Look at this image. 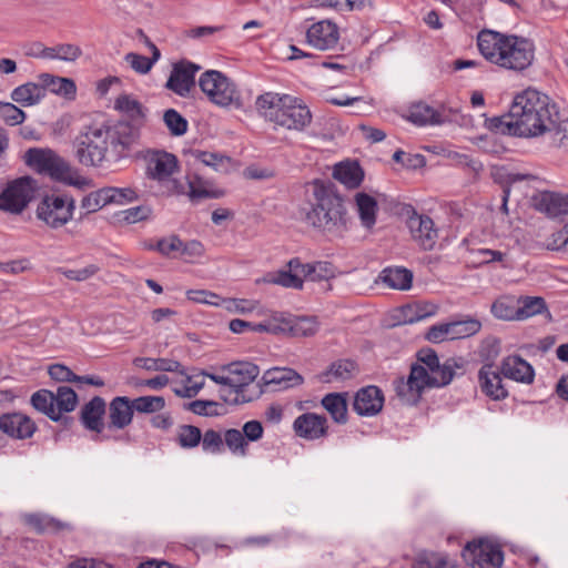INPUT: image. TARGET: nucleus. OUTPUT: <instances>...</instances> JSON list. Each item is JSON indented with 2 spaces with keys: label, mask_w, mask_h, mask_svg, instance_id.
Instances as JSON below:
<instances>
[{
  "label": "nucleus",
  "mask_w": 568,
  "mask_h": 568,
  "mask_svg": "<svg viewBox=\"0 0 568 568\" xmlns=\"http://www.w3.org/2000/svg\"><path fill=\"white\" fill-rule=\"evenodd\" d=\"M136 144V130L126 123L92 121L83 124L73 140L77 160L100 168L125 158Z\"/></svg>",
  "instance_id": "1"
},
{
  "label": "nucleus",
  "mask_w": 568,
  "mask_h": 568,
  "mask_svg": "<svg viewBox=\"0 0 568 568\" xmlns=\"http://www.w3.org/2000/svg\"><path fill=\"white\" fill-rule=\"evenodd\" d=\"M557 122V104L547 94L528 88L514 98L504 124L514 135L534 138L551 132Z\"/></svg>",
  "instance_id": "2"
},
{
  "label": "nucleus",
  "mask_w": 568,
  "mask_h": 568,
  "mask_svg": "<svg viewBox=\"0 0 568 568\" xmlns=\"http://www.w3.org/2000/svg\"><path fill=\"white\" fill-rule=\"evenodd\" d=\"M454 368L448 362L439 364L437 354L430 349L418 353V363L414 364L407 378L394 381V389L399 400L405 405L418 403L424 389L442 387L452 382Z\"/></svg>",
  "instance_id": "3"
},
{
  "label": "nucleus",
  "mask_w": 568,
  "mask_h": 568,
  "mask_svg": "<svg viewBox=\"0 0 568 568\" xmlns=\"http://www.w3.org/2000/svg\"><path fill=\"white\" fill-rule=\"evenodd\" d=\"M477 45L487 61L507 70L523 71L534 61V44L521 37L483 30Z\"/></svg>",
  "instance_id": "4"
},
{
  "label": "nucleus",
  "mask_w": 568,
  "mask_h": 568,
  "mask_svg": "<svg viewBox=\"0 0 568 568\" xmlns=\"http://www.w3.org/2000/svg\"><path fill=\"white\" fill-rule=\"evenodd\" d=\"M304 221L318 230L333 232L346 226L343 199L323 181L311 183L307 203L302 207Z\"/></svg>",
  "instance_id": "5"
},
{
  "label": "nucleus",
  "mask_w": 568,
  "mask_h": 568,
  "mask_svg": "<svg viewBox=\"0 0 568 568\" xmlns=\"http://www.w3.org/2000/svg\"><path fill=\"white\" fill-rule=\"evenodd\" d=\"M255 109L265 121L291 131H303L312 122V113L303 100L286 93L260 94Z\"/></svg>",
  "instance_id": "6"
},
{
  "label": "nucleus",
  "mask_w": 568,
  "mask_h": 568,
  "mask_svg": "<svg viewBox=\"0 0 568 568\" xmlns=\"http://www.w3.org/2000/svg\"><path fill=\"white\" fill-rule=\"evenodd\" d=\"M199 87L207 100L216 106L240 108L242 104L237 85L221 71L203 72L199 78Z\"/></svg>",
  "instance_id": "7"
},
{
  "label": "nucleus",
  "mask_w": 568,
  "mask_h": 568,
  "mask_svg": "<svg viewBox=\"0 0 568 568\" xmlns=\"http://www.w3.org/2000/svg\"><path fill=\"white\" fill-rule=\"evenodd\" d=\"M179 171L176 156L166 151H152L146 156V176L164 186L169 193H183L174 174Z\"/></svg>",
  "instance_id": "8"
},
{
  "label": "nucleus",
  "mask_w": 568,
  "mask_h": 568,
  "mask_svg": "<svg viewBox=\"0 0 568 568\" xmlns=\"http://www.w3.org/2000/svg\"><path fill=\"white\" fill-rule=\"evenodd\" d=\"M539 209L550 216H561L562 227L549 234L545 245L550 251L568 252V196L545 193L540 196Z\"/></svg>",
  "instance_id": "9"
},
{
  "label": "nucleus",
  "mask_w": 568,
  "mask_h": 568,
  "mask_svg": "<svg viewBox=\"0 0 568 568\" xmlns=\"http://www.w3.org/2000/svg\"><path fill=\"white\" fill-rule=\"evenodd\" d=\"M38 185L30 176L14 179L0 192V210L11 214L22 213L34 199Z\"/></svg>",
  "instance_id": "10"
},
{
  "label": "nucleus",
  "mask_w": 568,
  "mask_h": 568,
  "mask_svg": "<svg viewBox=\"0 0 568 568\" xmlns=\"http://www.w3.org/2000/svg\"><path fill=\"white\" fill-rule=\"evenodd\" d=\"M75 202L67 195H47L37 206V219L51 229H59L72 220Z\"/></svg>",
  "instance_id": "11"
},
{
  "label": "nucleus",
  "mask_w": 568,
  "mask_h": 568,
  "mask_svg": "<svg viewBox=\"0 0 568 568\" xmlns=\"http://www.w3.org/2000/svg\"><path fill=\"white\" fill-rule=\"evenodd\" d=\"M23 161L34 172L58 181L68 173V161L49 148H30L23 154Z\"/></svg>",
  "instance_id": "12"
},
{
  "label": "nucleus",
  "mask_w": 568,
  "mask_h": 568,
  "mask_svg": "<svg viewBox=\"0 0 568 568\" xmlns=\"http://www.w3.org/2000/svg\"><path fill=\"white\" fill-rule=\"evenodd\" d=\"M462 555L471 568H500L504 562L500 546L487 538L467 542Z\"/></svg>",
  "instance_id": "13"
},
{
  "label": "nucleus",
  "mask_w": 568,
  "mask_h": 568,
  "mask_svg": "<svg viewBox=\"0 0 568 568\" xmlns=\"http://www.w3.org/2000/svg\"><path fill=\"white\" fill-rule=\"evenodd\" d=\"M225 372L229 373L230 395H233V397L225 398V400L234 405L251 402L252 397L244 394V388L258 376V367L248 362H237L230 364Z\"/></svg>",
  "instance_id": "14"
},
{
  "label": "nucleus",
  "mask_w": 568,
  "mask_h": 568,
  "mask_svg": "<svg viewBox=\"0 0 568 568\" xmlns=\"http://www.w3.org/2000/svg\"><path fill=\"white\" fill-rule=\"evenodd\" d=\"M407 226L414 241L425 251L433 250L437 241V230L433 220L418 214L412 206L406 209Z\"/></svg>",
  "instance_id": "15"
},
{
  "label": "nucleus",
  "mask_w": 568,
  "mask_h": 568,
  "mask_svg": "<svg viewBox=\"0 0 568 568\" xmlns=\"http://www.w3.org/2000/svg\"><path fill=\"white\" fill-rule=\"evenodd\" d=\"M324 266L325 263L322 262L303 264L300 260L294 258L288 263L290 270L278 272L271 282L284 287L302 288L303 276L315 280L313 274L316 270H323Z\"/></svg>",
  "instance_id": "16"
},
{
  "label": "nucleus",
  "mask_w": 568,
  "mask_h": 568,
  "mask_svg": "<svg viewBox=\"0 0 568 568\" xmlns=\"http://www.w3.org/2000/svg\"><path fill=\"white\" fill-rule=\"evenodd\" d=\"M339 40V29L331 20L312 23L306 30V41L314 49L326 51L334 49Z\"/></svg>",
  "instance_id": "17"
},
{
  "label": "nucleus",
  "mask_w": 568,
  "mask_h": 568,
  "mask_svg": "<svg viewBox=\"0 0 568 568\" xmlns=\"http://www.w3.org/2000/svg\"><path fill=\"white\" fill-rule=\"evenodd\" d=\"M327 419L315 413H304L293 422L296 436L306 440H317L327 435Z\"/></svg>",
  "instance_id": "18"
},
{
  "label": "nucleus",
  "mask_w": 568,
  "mask_h": 568,
  "mask_svg": "<svg viewBox=\"0 0 568 568\" xmlns=\"http://www.w3.org/2000/svg\"><path fill=\"white\" fill-rule=\"evenodd\" d=\"M200 65L192 62L175 64L166 82V88L180 97H186L195 84V74Z\"/></svg>",
  "instance_id": "19"
},
{
  "label": "nucleus",
  "mask_w": 568,
  "mask_h": 568,
  "mask_svg": "<svg viewBox=\"0 0 568 568\" xmlns=\"http://www.w3.org/2000/svg\"><path fill=\"white\" fill-rule=\"evenodd\" d=\"M114 109L126 118L115 123H126L134 128L136 130L138 142L140 139V130L145 120V111L142 104L130 94H121L114 101Z\"/></svg>",
  "instance_id": "20"
},
{
  "label": "nucleus",
  "mask_w": 568,
  "mask_h": 568,
  "mask_svg": "<svg viewBox=\"0 0 568 568\" xmlns=\"http://www.w3.org/2000/svg\"><path fill=\"white\" fill-rule=\"evenodd\" d=\"M383 405V392L376 386H366L356 393L353 408L361 416H375L382 410Z\"/></svg>",
  "instance_id": "21"
},
{
  "label": "nucleus",
  "mask_w": 568,
  "mask_h": 568,
  "mask_svg": "<svg viewBox=\"0 0 568 568\" xmlns=\"http://www.w3.org/2000/svg\"><path fill=\"white\" fill-rule=\"evenodd\" d=\"M0 430L12 438H30L36 432V424L21 413L4 414L0 417Z\"/></svg>",
  "instance_id": "22"
},
{
  "label": "nucleus",
  "mask_w": 568,
  "mask_h": 568,
  "mask_svg": "<svg viewBox=\"0 0 568 568\" xmlns=\"http://www.w3.org/2000/svg\"><path fill=\"white\" fill-rule=\"evenodd\" d=\"M478 385L480 390L494 400H500L508 396V392L503 384L500 374L494 369L493 365H484L478 372Z\"/></svg>",
  "instance_id": "23"
},
{
  "label": "nucleus",
  "mask_w": 568,
  "mask_h": 568,
  "mask_svg": "<svg viewBox=\"0 0 568 568\" xmlns=\"http://www.w3.org/2000/svg\"><path fill=\"white\" fill-rule=\"evenodd\" d=\"M500 372L506 378L523 384H530L535 378L532 366L517 355L505 357L500 364Z\"/></svg>",
  "instance_id": "24"
},
{
  "label": "nucleus",
  "mask_w": 568,
  "mask_h": 568,
  "mask_svg": "<svg viewBox=\"0 0 568 568\" xmlns=\"http://www.w3.org/2000/svg\"><path fill=\"white\" fill-rule=\"evenodd\" d=\"M263 383L272 390H284L298 386L303 383V377L292 368L274 367L263 374Z\"/></svg>",
  "instance_id": "25"
},
{
  "label": "nucleus",
  "mask_w": 568,
  "mask_h": 568,
  "mask_svg": "<svg viewBox=\"0 0 568 568\" xmlns=\"http://www.w3.org/2000/svg\"><path fill=\"white\" fill-rule=\"evenodd\" d=\"M38 80L43 82L44 94L47 91L62 97L67 100H74L77 95V85L72 79L53 75L50 73H41Z\"/></svg>",
  "instance_id": "26"
},
{
  "label": "nucleus",
  "mask_w": 568,
  "mask_h": 568,
  "mask_svg": "<svg viewBox=\"0 0 568 568\" xmlns=\"http://www.w3.org/2000/svg\"><path fill=\"white\" fill-rule=\"evenodd\" d=\"M45 98L43 82H26L14 88L11 92V99L22 106H33L39 104Z\"/></svg>",
  "instance_id": "27"
},
{
  "label": "nucleus",
  "mask_w": 568,
  "mask_h": 568,
  "mask_svg": "<svg viewBox=\"0 0 568 568\" xmlns=\"http://www.w3.org/2000/svg\"><path fill=\"white\" fill-rule=\"evenodd\" d=\"M333 178L347 189H356L364 180V171L357 162H339L334 166Z\"/></svg>",
  "instance_id": "28"
},
{
  "label": "nucleus",
  "mask_w": 568,
  "mask_h": 568,
  "mask_svg": "<svg viewBox=\"0 0 568 568\" xmlns=\"http://www.w3.org/2000/svg\"><path fill=\"white\" fill-rule=\"evenodd\" d=\"M378 281L388 288L407 291L412 287L413 273L405 267H386L379 273Z\"/></svg>",
  "instance_id": "29"
},
{
  "label": "nucleus",
  "mask_w": 568,
  "mask_h": 568,
  "mask_svg": "<svg viewBox=\"0 0 568 568\" xmlns=\"http://www.w3.org/2000/svg\"><path fill=\"white\" fill-rule=\"evenodd\" d=\"M133 412L132 400L128 397H115L109 408L111 425L119 429L126 427L132 422Z\"/></svg>",
  "instance_id": "30"
},
{
  "label": "nucleus",
  "mask_w": 568,
  "mask_h": 568,
  "mask_svg": "<svg viewBox=\"0 0 568 568\" xmlns=\"http://www.w3.org/2000/svg\"><path fill=\"white\" fill-rule=\"evenodd\" d=\"M105 412V403L101 397L92 398L84 405L81 412L83 425L94 432H101L103 427V415Z\"/></svg>",
  "instance_id": "31"
},
{
  "label": "nucleus",
  "mask_w": 568,
  "mask_h": 568,
  "mask_svg": "<svg viewBox=\"0 0 568 568\" xmlns=\"http://www.w3.org/2000/svg\"><path fill=\"white\" fill-rule=\"evenodd\" d=\"M206 373L197 372L191 375H184L181 381L175 383L173 392L179 397L192 398L199 394V392L205 385Z\"/></svg>",
  "instance_id": "32"
},
{
  "label": "nucleus",
  "mask_w": 568,
  "mask_h": 568,
  "mask_svg": "<svg viewBox=\"0 0 568 568\" xmlns=\"http://www.w3.org/2000/svg\"><path fill=\"white\" fill-rule=\"evenodd\" d=\"M356 211L363 226L371 229L376 223V213L378 210L376 200L359 192L355 195Z\"/></svg>",
  "instance_id": "33"
},
{
  "label": "nucleus",
  "mask_w": 568,
  "mask_h": 568,
  "mask_svg": "<svg viewBox=\"0 0 568 568\" xmlns=\"http://www.w3.org/2000/svg\"><path fill=\"white\" fill-rule=\"evenodd\" d=\"M520 300L511 295L498 297L490 307L491 314L501 321H518V304Z\"/></svg>",
  "instance_id": "34"
},
{
  "label": "nucleus",
  "mask_w": 568,
  "mask_h": 568,
  "mask_svg": "<svg viewBox=\"0 0 568 568\" xmlns=\"http://www.w3.org/2000/svg\"><path fill=\"white\" fill-rule=\"evenodd\" d=\"M321 403L335 423L345 424L347 422V402L343 394H327Z\"/></svg>",
  "instance_id": "35"
},
{
  "label": "nucleus",
  "mask_w": 568,
  "mask_h": 568,
  "mask_svg": "<svg viewBox=\"0 0 568 568\" xmlns=\"http://www.w3.org/2000/svg\"><path fill=\"white\" fill-rule=\"evenodd\" d=\"M356 372L357 366L353 361H337L333 363L325 373L322 374V381L325 383L343 382L352 378Z\"/></svg>",
  "instance_id": "36"
},
{
  "label": "nucleus",
  "mask_w": 568,
  "mask_h": 568,
  "mask_svg": "<svg viewBox=\"0 0 568 568\" xmlns=\"http://www.w3.org/2000/svg\"><path fill=\"white\" fill-rule=\"evenodd\" d=\"M436 110L426 103L418 102L413 104L408 111L406 119L415 125L425 126L439 121Z\"/></svg>",
  "instance_id": "37"
},
{
  "label": "nucleus",
  "mask_w": 568,
  "mask_h": 568,
  "mask_svg": "<svg viewBox=\"0 0 568 568\" xmlns=\"http://www.w3.org/2000/svg\"><path fill=\"white\" fill-rule=\"evenodd\" d=\"M149 47L152 51V58L133 52H130L124 57L125 62L138 73H148L161 57L159 49L153 43H149Z\"/></svg>",
  "instance_id": "38"
},
{
  "label": "nucleus",
  "mask_w": 568,
  "mask_h": 568,
  "mask_svg": "<svg viewBox=\"0 0 568 568\" xmlns=\"http://www.w3.org/2000/svg\"><path fill=\"white\" fill-rule=\"evenodd\" d=\"M31 404L37 410L45 414L52 420H59V410H55L53 392L48 389L36 392L31 397Z\"/></svg>",
  "instance_id": "39"
},
{
  "label": "nucleus",
  "mask_w": 568,
  "mask_h": 568,
  "mask_svg": "<svg viewBox=\"0 0 568 568\" xmlns=\"http://www.w3.org/2000/svg\"><path fill=\"white\" fill-rule=\"evenodd\" d=\"M402 311L405 323H416L435 315L437 306L432 303H415L403 307Z\"/></svg>",
  "instance_id": "40"
},
{
  "label": "nucleus",
  "mask_w": 568,
  "mask_h": 568,
  "mask_svg": "<svg viewBox=\"0 0 568 568\" xmlns=\"http://www.w3.org/2000/svg\"><path fill=\"white\" fill-rule=\"evenodd\" d=\"M413 568H456L455 565L442 552H422L413 564Z\"/></svg>",
  "instance_id": "41"
},
{
  "label": "nucleus",
  "mask_w": 568,
  "mask_h": 568,
  "mask_svg": "<svg viewBox=\"0 0 568 568\" xmlns=\"http://www.w3.org/2000/svg\"><path fill=\"white\" fill-rule=\"evenodd\" d=\"M78 404L75 392L68 386H59L54 393L55 410H59V419L63 413L72 412Z\"/></svg>",
  "instance_id": "42"
},
{
  "label": "nucleus",
  "mask_w": 568,
  "mask_h": 568,
  "mask_svg": "<svg viewBox=\"0 0 568 568\" xmlns=\"http://www.w3.org/2000/svg\"><path fill=\"white\" fill-rule=\"evenodd\" d=\"M223 439L224 445L233 455L240 457H245L247 455L248 443L241 430L235 428L227 429L223 434Z\"/></svg>",
  "instance_id": "43"
},
{
  "label": "nucleus",
  "mask_w": 568,
  "mask_h": 568,
  "mask_svg": "<svg viewBox=\"0 0 568 568\" xmlns=\"http://www.w3.org/2000/svg\"><path fill=\"white\" fill-rule=\"evenodd\" d=\"M108 204L124 205L138 200L139 194L132 186L115 187L105 186Z\"/></svg>",
  "instance_id": "44"
},
{
  "label": "nucleus",
  "mask_w": 568,
  "mask_h": 568,
  "mask_svg": "<svg viewBox=\"0 0 568 568\" xmlns=\"http://www.w3.org/2000/svg\"><path fill=\"white\" fill-rule=\"evenodd\" d=\"M318 329V323L315 317H297L292 315L291 328L288 334L295 337H306L314 335Z\"/></svg>",
  "instance_id": "45"
},
{
  "label": "nucleus",
  "mask_w": 568,
  "mask_h": 568,
  "mask_svg": "<svg viewBox=\"0 0 568 568\" xmlns=\"http://www.w3.org/2000/svg\"><path fill=\"white\" fill-rule=\"evenodd\" d=\"M81 49L78 45L63 43L54 47H48L47 60L73 62L81 55Z\"/></svg>",
  "instance_id": "46"
},
{
  "label": "nucleus",
  "mask_w": 568,
  "mask_h": 568,
  "mask_svg": "<svg viewBox=\"0 0 568 568\" xmlns=\"http://www.w3.org/2000/svg\"><path fill=\"white\" fill-rule=\"evenodd\" d=\"M192 156L199 163L210 166L215 171L225 169L230 163V159L227 156L209 151L194 150L192 151Z\"/></svg>",
  "instance_id": "47"
},
{
  "label": "nucleus",
  "mask_w": 568,
  "mask_h": 568,
  "mask_svg": "<svg viewBox=\"0 0 568 568\" xmlns=\"http://www.w3.org/2000/svg\"><path fill=\"white\" fill-rule=\"evenodd\" d=\"M450 323L454 339L470 337L481 328V323L475 318H466Z\"/></svg>",
  "instance_id": "48"
},
{
  "label": "nucleus",
  "mask_w": 568,
  "mask_h": 568,
  "mask_svg": "<svg viewBox=\"0 0 568 568\" xmlns=\"http://www.w3.org/2000/svg\"><path fill=\"white\" fill-rule=\"evenodd\" d=\"M219 306L230 313L247 314L257 307V302L246 298H220Z\"/></svg>",
  "instance_id": "49"
},
{
  "label": "nucleus",
  "mask_w": 568,
  "mask_h": 568,
  "mask_svg": "<svg viewBox=\"0 0 568 568\" xmlns=\"http://www.w3.org/2000/svg\"><path fill=\"white\" fill-rule=\"evenodd\" d=\"M132 402L134 410L145 414L160 412L165 406V399L162 396H141Z\"/></svg>",
  "instance_id": "50"
},
{
  "label": "nucleus",
  "mask_w": 568,
  "mask_h": 568,
  "mask_svg": "<svg viewBox=\"0 0 568 568\" xmlns=\"http://www.w3.org/2000/svg\"><path fill=\"white\" fill-rule=\"evenodd\" d=\"M202 438L200 428L192 425H182L178 430V443L183 448L196 447Z\"/></svg>",
  "instance_id": "51"
},
{
  "label": "nucleus",
  "mask_w": 568,
  "mask_h": 568,
  "mask_svg": "<svg viewBox=\"0 0 568 568\" xmlns=\"http://www.w3.org/2000/svg\"><path fill=\"white\" fill-rule=\"evenodd\" d=\"M546 310V303L541 297H526L523 304H518V321L540 314Z\"/></svg>",
  "instance_id": "52"
},
{
  "label": "nucleus",
  "mask_w": 568,
  "mask_h": 568,
  "mask_svg": "<svg viewBox=\"0 0 568 568\" xmlns=\"http://www.w3.org/2000/svg\"><path fill=\"white\" fill-rule=\"evenodd\" d=\"M163 121L172 135L180 136L187 131V121L174 109L164 112Z\"/></svg>",
  "instance_id": "53"
},
{
  "label": "nucleus",
  "mask_w": 568,
  "mask_h": 568,
  "mask_svg": "<svg viewBox=\"0 0 568 568\" xmlns=\"http://www.w3.org/2000/svg\"><path fill=\"white\" fill-rule=\"evenodd\" d=\"M202 449L209 454H221L224 449L223 435L214 429H207L201 438Z\"/></svg>",
  "instance_id": "54"
},
{
  "label": "nucleus",
  "mask_w": 568,
  "mask_h": 568,
  "mask_svg": "<svg viewBox=\"0 0 568 568\" xmlns=\"http://www.w3.org/2000/svg\"><path fill=\"white\" fill-rule=\"evenodd\" d=\"M106 205L109 204L104 187H101L97 191L87 194L81 200V207L85 210L87 213H94Z\"/></svg>",
  "instance_id": "55"
},
{
  "label": "nucleus",
  "mask_w": 568,
  "mask_h": 568,
  "mask_svg": "<svg viewBox=\"0 0 568 568\" xmlns=\"http://www.w3.org/2000/svg\"><path fill=\"white\" fill-rule=\"evenodd\" d=\"M0 116L9 125L21 124L26 120V113L10 102L0 103Z\"/></svg>",
  "instance_id": "56"
},
{
  "label": "nucleus",
  "mask_w": 568,
  "mask_h": 568,
  "mask_svg": "<svg viewBox=\"0 0 568 568\" xmlns=\"http://www.w3.org/2000/svg\"><path fill=\"white\" fill-rule=\"evenodd\" d=\"M426 339L434 344L453 341L452 323H442L432 326L426 334Z\"/></svg>",
  "instance_id": "57"
},
{
  "label": "nucleus",
  "mask_w": 568,
  "mask_h": 568,
  "mask_svg": "<svg viewBox=\"0 0 568 568\" xmlns=\"http://www.w3.org/2000/svg\"><path fill=\"white\" fill-rule=\"evenodd\" d=\"M98 271L97 265L90 264L81 268H62L61 274L69 280L82 282L95 275Z\"/></svg>",
  "instance_id": "58"
},
{
  "label": "nucleus",
  "mask_w": 568,
  "mask_h": 568,
  "mask_svg": "<svg viewBox=\"0 0 568 568\" xmlns=\"http://www.w3.org/2000/svg\"><path fill=\"white\" fill-rule=\"evenodd\" d=\"M270 326H274L275 331H271L272 334H286L291 328L292 315L285 313H272L268 318Z\"/></svg>",
  "instance_id": "59"
},
{
  "label": "nucleus",
  "mask_w": 568,
  "mask_h": 568,
  "mask_svg": "<svg viewBox=\"0 0 568 568\" xmlns=\"http://www.w3.org/2000/svg\"><path fill=\"white\" fill-rule=\"evenodd\" d=\"M183 242L175 235L163 237L156 242L155 250L162 255L170 256L173 253H180Z\"/></svg>",
  "instance_id": "60"
},
{
  "label": "nucleus",
  "mask_w": 568,
  "mask_h": 568,
  "mask_svg": "<svg viewBox=\"0 0 568 568\" xmlns=\"http://www.w3.org/2000/svg\"><path fill=\"white\" fill-rule=\"evenodd\" d=\"M219 404L213 400L197 399L189 404V409L200 416H216Z\"/></svg>",
  "instance_id": "61"
},
{
  "label": "nucleus",
  "mask_w": 568,
  "mask_h": 568,
  "mask_svg": "<svg viewBox=\"0 0 568 568\" xmlns=\"http://www.w3.org/2000/svg\"><path fill=\"white\" fill-rule=\"evenodd\" d=\"M186 296L192 302L214 306H219L221 298L219 295L204 290H190L186 292Z\"/></svg>",
  "instance_id": "62"
},
{
  "label": "nucleus",
  "mask_w": 568,
  "mask_h": 568,
  "mask_svg": "<svg viewBox=\"0 0 568 568\" xmlns=\"http://www.w3.org/2000/svg\"><path fill=\"white\" fill-rule=\"evenodd\" d=\"M58 182H63L65 184L75 186L80 190H85L91 186L92 181L85 176L77 173L72 166L68 163V173L64 179H58Z\"/></svg>",
  "instance_id": "63"
},
{
  "label": "nucleus",
  "mask_w": 568,
  "mask_h": 568,
  "mask_svg": "<svg viewBox=\"0 0 568 568\" xmlns=\"http://www.w3.org/2000/svg\"><path fill=\"white\" fill-rule=\"evenodd\" d=\"M30 268L28 258L13 260L9 262H0V273L3 274H20Z\"/></svg>",
  "instance_id": "64"
}]
</instances>
